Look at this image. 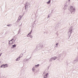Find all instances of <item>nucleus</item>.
Masks as SVG:
<instances>
[{
    "mask_svg": "<svg viewBox=\"0 0 78 78\" xmlns=\"http://www.w3.org/2000/svg\"><path fill=\"white\" fill-rule=\"evenodd\" d=\"M50 18V15H48V18Z\"/></svg>",
    "mask_w": 78,
    "mask_h": 78,
    "instance_id": "nucleus-27",
    "label": "nucleus"
},
{
    "mask_svg": "<svg viewBox=\"0 0 78 78\" xmlns=\"http://www.w3.org/2000/svg\"><path fill=\"white\" fill-rule=\"evenodd\" d=\"M51 59L52 61H53V57L51 58Z\"/></svg>",
    "mask_w": 78,
    "mask_h": 78,
    "instance_id": "nucleus-24",
    "label": "nucleus"
},
{
    "mask_svg": "<svg viewBox=\"0 0 78 78\" xmlns=\"http://www.w3.org/2000/svg\"><path fill=\"white\" fill-rule=\"evenodd\" d=\"M70 1V0H69L68 2H69Z\"/></svg>",
    "mask_w": 78,
    "mask_h": 78,
    "instance_id": "nucleus-34",
    "label": "nucleus"
},
{
    "mask_svg": "<svg viewBox=\"0 0 78 78\" xmlns=\"http://www.w3.org/2000/svg\"><path fill=\"white\" fill-rule=\"evenodd\" d=\"M30 33V34H31V33H32V30H31V31Z\"/></svg>",
    "mask_w": 78,
    "mask_h": 78,
    "instance_id": "nucleus-29",
    "label": "nucleus"
},
{
    "mask_svg": "<svg viewBox=\"0 0 78 78\" xmlns=\"http://www.w3.org/2000/svg\"><path fill=\"white\" fill-rule=\"evenodd\" d=\"M1 67L2 68H5V64H3L1 66Z\"/></svg>",
    "mask_w": 78,
    "mask_h": 78,
    "instance_id": "nucleus-11",
    "label": "nucleus"
},
{
    "mask_svg": "<svg viewBox=\"0 0 78 78\" xmlns=\"http://www.w3.org/2000/svg\"><path fill=\"white\" fill-rule=\"evenodd\" d=\"M12 26V24H9V25H7V26L8 27H9L10 26V27H11Z\"/></svg>",
    "mask_w": 78,
    "mask_h": 78,
    "instance_id": "nucleus-16",
    "label": "nucleus"
},
{
    "mask_svg": "<svg viewBox=\"0 0 78 78\" xmlns=\"http://www.w3.org/2000/svg\"><path fill=\"white\" fill-rule=\"evenodd\" d=\"M73 31L72 30V27H70L69 29V31L68 33V36L70 37L71 36V34L72 33Z\"/></svg>",
    "mask_w": 78,
    "mask_h": 78,
    "instance_id": "nucleus-2",
    "label": "nucleus"
},
{
    "mask_svg": "<svg viewBox=\"0 0 78 78\" xmlns=\"http://www.w3.org/2000/svg\"><path fill=\"white\" fill-rule=\"evenodd\" d=\"M69 10L70 11L71 14H75V7L71 6L69 8Z\"/></svg>",
    "mask_w": 78,
    "mask_h": 78,
    "instance_id": "nucleus-1",
    "label": "nucleus"
},
{
    "mask_svg": "<svg viewBox=\"0 0 78 78\" xmlns=\"http://www.w3.org/2000/svg\"><path fill=\"white\" fill-rule=\"evenodd\" d=\"M23 54H22V56H23Z\"/></svg>",
    "mask_w": 78,
    "mask_h": 78,
    "instance_id": "nucleus-35",
    "label": "nucleus"
},
{
    "mask_svg": "<svg viewBox=\"0 0 78 78\" xmlns=\"http://www.w3.org/2000/svg\"><path fill=\"white\" fill-rule=\"evenodd\" d=\"M2 53L0 54V56H1V55H2Z\"/></svg>",
    "mask_w": 78,
    "mask_h": 78,
    "instance_id": "nucleus-28",
    "label": "nucleus"
},
{
    "mask_svg": "<svg viewBox=\"0 0 78 78\" xmlns=\"http://www.w3.org/2000/svg\"><path fill=\"white\" fill-rule=\"evenodd\" d=\"M12 47L13 48H14L15 47H16V45L14 44V45H12Z\"/></svg>",
    "mask_w": 78,
    "mask_h": 78,
    "instance_id": "nucleus-15",
    "label": "nucleus"
},
{
    "mask_svg": "<svg viewBox=\"0 0 78 78\" xmlns=\"http://www.w3.org/2000/svg\"><path fill=\"white\" fill-rule=\"evenodd\" d=\"M12 41H13V40H14V38H12Z\"/></svg>",
    "mask_w": 78,
    "mask_h": 78,
    "instance_id": "nucleus-33",
    "label": "nucleus"
},
{
    "mask_svg": "<svg viewBox=\"0 0 78 78\" xmlns=\"http://www.w3.org/2000/svg\"><path fill=\"white\" fill-rule=\"evenodd\" d=\"M52 60H51V58H50V60H49V62H51V61H52Z\"/></svg>",
    "mask_w": 78,
    "mask_h": 78,
    "instance_id": "nucleus-23",
    "label": "nucleus"
},
{
    "mask_svg": "<svg viewBox=\"0 0 78 78\" xmlns=\"http://www.w3.org/2000/svg\"><path fill=\"white\" fill-rule=\"evenodd\" d=\"M30 37L31 38H32V37H33L32 35H30Z\"/></svg>",
    "mask_w": 78,
    "mask_h": 78,
    "instance_id": "nucleus-25",
    "label": "nucleus"
},
{
    "mask_svg": "<svg viewBox=\"0 0 78 78\" xmlns=\"http://www.w3.org/2000/svg\"><path fill=\"white\" fill-rule=\"evenodd\" d=\"M35 69V68H34V67H33V68H32L33 71H34V70Z\"/></svg>",
    "mask_w": 78,
    "mask_h": 78,
    "instance_id": "nucleus-20",
    "label": "nucleus"
},
{
    "mask_svg": "<svg viewBox=\"0 0 78 78\" xmlns=\"http://www.w3.org/2000/svg\"><path fill=\"white\" fill-rule=\"evenodd\" d=\"M5 68L6 67H8V65H7V64H6L5 65Z\"/></svg>",
    "mask_w": 78,
    "mask_h": 78,
    "instance_id": "nucleus-17",
    "label": "nucleus"
},
{
    "mask_svg": "<svg viewBox=\"0 0 78 78\" xmlns=\"http://www.w3.org/2000/svg\"><path fill=\"white\" fill-rule=\"evenodd\" d=\"M30 34H31V33H29L27 35V36H28V35L30 36Z\"/></svg>",
    "mask_w": 78,
    "mask_h": 78,
    "instance_id": "nucleus-21",
    "label": "nucleus"
},
{
    "mask_svg": "<svg viewBox=\"0 0 78 78\" xmlns=\"http://www.w3.org/2000/svg\"><path fill=\"white\" fill-rule=\"evenodd\" d=\"M25 8L26 9H28V8H30V4L28 2H27V5H26L25 6Z\"/></svg>",
    "mask_w": 78,
    "mask_h": 78,
    "instance_id": "nucleus-4",
    "label": "nucleus"
},
{
    "mask_svg": "<svg viewBox=\"0 0 78 78\" xmlns=\"http://www.w3.org/2000/svg\"><path fill=\"white\" fill-rule=\"evenodd\" d=\"M58 57H59V58H61V54H59L58 55Z\"/></svg>",
    "mask_w": 78,
    "mask_h": 78,
    "instance_id": "nucleus-18",
    "label": "nucleus"
},
{
    "mask_svg": "<svg viewBox=\"0 0 78 78\" xmlns=\"http://www.w3.org/2000/svg\"><path fill=\"white\" fill-rule=\"evenodd\" d=\"M21 57H22V56H21V55H20L19 57L18 58L16 59V61H19V60H20V58H21Z\"/></svg>",
    "mask_w": 78,
    "mask_h": 78,
    "instance_id": "nucleus-6",
    "label": "nucleus"
},
{
    "mask_svg": "<svg viewBox=\"0 0 78 78\" xmlns=\"http://www.w3.org/2000/svg\"><path fill=\"white\" fill-rule=\"evenodd\" d=\"M77 61H78V60H76L74 61V62H75H75H77Z\"/></svg>",
    "mask_w": 78,
    "mask_h": 78,
    "instance_id": "nucleus-19",
    "label": "nucleus"
},
{
    "mask_svg": "<svg viewBox=\"0 0 78 78\" xmlns=\"http://www.w3.org/2000/svg\"><path fill=\"white\" fill-rule=\"evenodd\" d=\"M58 26H59V24H58L57 26V27H58Z\"/></svg>",
    "mask_w": 78,
    "mask_h": 78,
    "instance_id": "nucleus-32",
    "label": "nucleus"
},
{
    "mask_svg": "<svg viewBox=\"0 0 78 78\" xmlns=\"http://www.w3.org/2000/svg\"><path fill=\"white\" fill-rule=\"evenodd\" d=\"M51 2V0H49L47 2V4H50Z\"/></svg>",
    "mask_w": 78,
    "mask_h": 78,
    "instance_id": "nucleus-12",
    "label": "nucleus"
},
{
    "mask_svg": "<svg viewBox=\"0 0 78 78\" xmlns=\"http://www.w3.org/2000/svg\"><path fill=\"white\" fill-rule=\"evenodd\" d=\"M12 40H11L10 41H9V44L11 45L12 44L13 42H12Z\"/></svg>",
    "mask_w": 78,
    "mask_h": 78,
    "instance_id": "nucleus-7",
    "label": "nucleus"
},
{
    "mask_svg": "<svg viewBox=\"0 0 78 78\" xmlns=\"http://www.w3.org/2000/svg\"><path fill=\"white\" fill-rule=\"evenodd\" d=\"M22 16L20 15L19 16V17L18 18V19L19 20H21V19H22Z\"/></svg>",
    "mask_w": 78,
    "mask_h": 78,
    "instance_id": "nucleus-10",
    "label": "nucleus"
},
{
    "mask_svg": "<svg viewBox=\"0 0 78 78\" xmlns=\"http://www.w3.org/2000/svg\"><path fill=\"white\" fill-rule=\"evenodd\" d=\"M39 64H38L37 65H35V67H36V68H37V67H39Z\"/></svg>",
    "mask_w": 78,
    "mask_h": 78,
    "instance_id": "nucleus-14",
    "label": "nucleus"
},
{
    "mask_svg": "<svg viewBox=\"0 0 78 78\" xmlns=\"http://www.w3.org/2000/svg\"><path fill=\"white\" fill-rule=\"evenodd\" d=\"M31 58V56L29 58H27V59H24V60L25 61H29V60H30Z\"/></svg>",
    "mask_w": 78,
    "mask_h": 78,
    "instance_id": "nucleus-8",
    "label": "nucleus"
},
{
    "mask_svg": "<svg viewBox=\"0 0 78 78\" xmlns=\"http://www.w3.org/2000/svg\"><path fill=\"white\" fill-rule=\"evenodd\" d=\"M67 6H68L67 5H65V6H64V9H65V10H66V9H67Z\"/></svg>",
    "mask_w": 78,
    "mask_h": 78,
    "instance_id": "nucleus-9",
    "label": "nucleus"
},
{
    "mask_svg": "<svg viewBox=\"0 0 78 78\" xmlns=\"http://www.w3.org/2000/svg\"><path fill=\"white\" fill-rule=\"evenodd\" d=\"M37 48L38 50H39V49H41V48H43V44L40 43L38 44Z\"/></svg>",
    "mask_w": 78,
    "mask_h": 78,
    "instance_id": "nucleus-3",
    "label": "nucleus"
},
{
    "mask_svg": "<svg viewBox=\"0 0 78 78\" xmlns=\"http://www.w3.org/2000/svg\"><path fill=\"white\" fill-rule=\"evenodd\" d=\"M56 47H58V43H57L56 44Z\"/></svg>",
    "mask_w": 78,
    "mask_h": 78,
    "instance_id": "nucleus-22",
    "label": "nucleus"
},
{
    "mask_svg": "<svg viewBox=\"0 0 78 78\" xmlns=\"http://www.w3.org/2000/svg\"><path fill=\"white\" fill-rule=\"evenodd\" d=\"M20 20H19L18 19L17 20V22H19V21Z\"/></svg>",
    "mask_w": 78,
    "mask_h": 78,
    "instance_id": "nucleus-26",
    "label": "nucleus"
},
{
    "mask_svg": "<svg viewBox=\"0 0 78 78\" xmlns=\"http://www.w3.org/2000/svg\"><path fill=\"white\" fill-rule=\"evenodd\" d=\"M48 76V73H47L45 75H44L43 78H47Z\"/></svg>",
    "mask_w": 78,
    "mask_h": 78,
    "instance_id": "nucleus-5",
    "label": "nucleus"
},
{
    "mask_svg": "<svg viewBox=\"0 0 78 78\" xmlns=\"http://www.w3.org/2000/svg\"><path fill=\"white\" fill-rule=\"evenodd\" d=\"M47 51V52H49V50H48Z\"/></svg>",
    "mask_w": 78,
    "mask_h": 78,
    "instance_id": "nucleus-31",
    "label": "nucleus"
},
{
    "mask_svg": "<svg viewBox=\"0 0 78 78\" xmlns=\"http://www.w3.org/2000/svg\"><path fill=\"white\" fill-rule=\"evenodd\" d=\"M52 58H53V59H54V60H55V59H56L57 58V57H52Z\"/></svg>",
    "mask_w": 78,
    "mask_h": 78,
    "instance_id": "nucleus-13",
    "label": "nucleus"
},
{
    "mask_svg": "<svg viewBox=\"0 0 78 78\" xmlns=\"http://www.w3.org/2000/svg\"><path fill=\"white\" fill-rule=\"evenodd\" d=\"M30 35H28V36H27V37H30Z\"/></svg>",
    "mask_w": 78,
    "mask_h": 78,
    "instance_id": "nucleus-30",
    "label": "nucleus"
}]
</instances>
